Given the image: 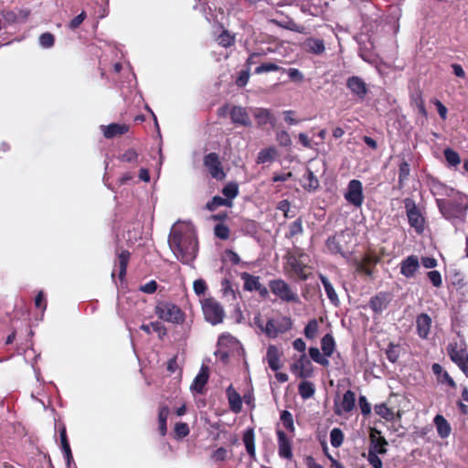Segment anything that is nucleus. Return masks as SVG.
<instances>
[{"label":"nucleus","instance_id":"obj_52","mask_svg":"<svg viewBox=\"0 0 468 468\" xmlns=\"http://www.w3.org/2000/svg\"><path fill=\"white\" fill-rule=\"evenodd\" d=\"M55 37L51 33H43L39 37V44L42 48H49L54 45Z\"/></svg>","mask_w":468,"mask_h":468},{"label":"nucleus","instance_id":"obj_13","mask_svg":"<svg viewBox=\"0 0 468 468\" xmlns=\"http://www.w3.org/2000/svg\"><path fill=\"white\" fill-rule=\"evenodd\" d=\"M419 268L420 263L418 258L414 255H410L402 261L400 264V273L407 278H411Z\"/></svg>","mask_w":468,"mask_h":468},{"label":"nucleus","instance_id":"obj_44","mask_svg":"<svg viewBox=\"0 0 468 468\" xmlns=\"http://www.w3.org/2000/svg\"><path fill=\"white\" fill-rule=\"evenodd\" d=\"M375 412L386 420H391L394 418L393 411L387 407L386 404H378L375 406Z\"/></svg>","mask_w":468,"mask_h":468},{"label":"nucleus","instance_id":"obj_60","mask_svg":"<svg viewBox=\"0 0 468 468\" xmlns=\"http://www.w3.org/2000/svg\"><path fill=\"white\" fill-rule=\"evenodd\" d=\"M431 191L434 196H442L447 193L448 188L439 182H433L431 186Z\"/></svg>","mask_w":468,"mask_h":468},{"label":"nucleus","instance_id":"obj_37","mask_svg":"<svg viewBox=\"0 0 468 468\" xmlns=\"http://www.w3.org/2000/svg\"><path fill=\"white\" fill-rule=\"evenodd\" d=\"M303 187L308 190H315L319 186V181L314 174L308 170L303 176Z\"/></svg>","mask_w":468,"mask_h":468},{"label":"nucleus","instance_id":"obj_47","mask_svg":"<svg viewBox=\"0 0 468 468\" xmlns=\"http://www.w3.org/2000/svg\"><path fill=\"white\" fill-rule=\"evenodd\" d=\"M444 157L448 164L452 166H456L461 163L459 154L451 148H446L444 150Z\"/></svg>","mask_w":468,"mask_h":468},{"label":"nucleus","instance_id":"obj_22","mask_svg":"<svg viewBox=\"0 0 468 468\" xmlns=\"http://www.w3.org/2000/svg\"><path fill=\"white\" fill-rule=\"evenodd\" d=\"M208 379V367L206 366H202L199 373L195 378L191 389L195 390L197 393H202L205 385L207 384Z\"/></svg>","mask_w":468,"mask_h":468},{"label":"nucleus","instance_id":"obj_61","mask_svg":"<svg viewBox=\"0 0 468 468\" xmlns=\"http://www.w3.org/2000/svg\"><path fill=\"white\" fill-rule=\"evenodd\" d=\"M303 232L302 220L300 218L296 219L290 225L289 233L291 237L296 236Z\"/></svg>","mask_w":468,"mask_h":468},{"label":"nucleus","instance_id":"obj_55","mask_svg":"<svg viewBox=\"0 0 468 468\" xmlns=\"http://www.w3.org/2000/svg\"><path fill=\"white\" fill-rule=\"evenodd\" d=\"M410 171V165L406 161H403L399 165V183L400 185H402L403 181L408 178Z\"/></svg>","mask_w":468,"mask_h":468},{"label":"nucleus","instance_id":"obj_29","mask_svg":"<svg viewBox=\"0 0 468 468\" xmlns=\"http://www.w3.org/2000/svg\"><path fill=\"white\" fill-rule=\"evenodd\" d=\"M243 442H244V445H245L248 454L250 456L251 459L255 460L256 452H255V438H254L253 430L250 429L244 432Z\"/></svg>","mask_w":468,"mask_h":468},{"label":"nucleus","instance_id":"obj_46","mask_svg":"<svg viewBox=\"0 0 468 468\" xmlns=\"http://www.w3.org/2000/svg\"><path fill=\"white\" fill-rule=\"evenodd\" d=\"M221 292L223 296L226 298H229L230 300L236 299L235 291L232 288L231 282L228 279H224L221 282Z\"/></svg>","mask_w":468,"mask_h":468},{"label":"nucleus","instance_id":"obj_18","mask_svg":"<svg viewBox=\"0 0 468 468\" xmlns=\"http://www.w3.org/2000/svg\"><path fill=\"white\" fill-rule=\"evenodd\" d=\"M303 48L308 53L321 55L325 50L324 42L322 39L309 37L303 43Z\"/></svg>","mask_w":468,"mask_h":468},{"label":"nucleus","instance_id":"obj_63","mask_svg":"<svg viewBox=\"0 0 468 468\" xmlns=\"http://www.w3.org/2000/svg\"><path fill=\"white\" fill-rule=\"evenodd\" d=\"M175 431L179 437H186L189 433L188 425L184 422H178L176 424Z\"/></svg>","mask_w":468,"mask_h":468},{"label":"nucleus","instance_id":"obj_24","mask_svg":"<svg viewBox=\"0 0 468 468\" xmlns=\"http://www.w3.org/2000/svg\"><path fill=\"white\" fill-rule=\"evenodd\" d=\"M101 128L103 130V135L108 139L124 134L129 130V127L126 124L120 123H112L108 126H101Z\"/></svg>","mask_w":468,"mask_h":468},{"label":"nucleus","instance_id":"obj_58","mask_svg":"<svg viewBox=\"0 0 468 468\" xmlns=\"http://www.w3.org/2000/svg\"><path fill=\"white\" fill-rule=\"evenodd\" d=\"M193 288L197 295H202L206 292L207 286L203 279H197L194 282Z\"/></svg>","mask_w":468,"mask_h":468},{"label":"nucleus","instance_id":"obj_48","mask_svg":"<svg viewBox=\"0 0 468 468\" xmlns=\"http://www.w3.org/2000/svg\"><path fill=\"white\" fill-rule=\"evenodd\" d=\"M218 42L224 48H229L234 44L235 37L229 34L227 30H223L222 33L218 37Z\"/></svg>","mask_w":468,"mask_h":468},{"label":"nucleus","instance_id":"obj_40","mask_svg":"<svg viewBox=\"0 0 468 468\" xmlns=\"http://www.w3.org/2000/svg\"><path fill=\"white\" fill-rule=\"evenodd\" d=\"M60 441H61L62 451L65 454L68 463L69 464L70 461L72 460V453H71V450L69 447V443L67 439L65 427H63L60 431Z\"/></svg>","mask_w":468,"mask_h":468},{"label":"nucleus","instance_id":"obj_19","mask_svg":"<svg viewBox=\"0 0 468 468\" xmlns=\"http://www.w3.org/2000/svg\"><path fill=\"white\" fill-rule=\"evenodd\" d=\"M431 318L427 314H420L416 320L417 331L420 337L425 339L430 334Z\"/></svg>","mask_w":468,"mask_h":468},{"label":"nucleus","instance_id":"obj_12","mask_svg":"<svg viewBox=\"0 0 468 468\" xmlns=\"http://www.w3.org/2000/svg\"><path fill=\"white\" fill-rule=\"evenodd\" d=\"M346 87L354 96L361 101L365 99L368 91L367 83L357 76L349 77L346 80Z\"/></svg>","mask_w":468,"mask_h":468},{"label":"nucleus","instance_id":"obj_20","mask_svg":"<svg viewBox=\"0 0 468 468\" xmlns=\"http://www.w3.org/2000/svg\"><path fill=\"white\" fill-rule=\"evenodd\" d=\"M305 365L310 366L311 363L307 360L305 354L303 353L300 359L292 366V371L301 378H306L312 375V371L305 367Z\"/></svg>","mask_w":468,"mask_h":468},{"label":"nucleus","instance_id":"obj_54","mask_svg":"<svg viewBox=\"0 0 468 468\" xmlns=\"http://www.w3.org/2000/svg\"><path fill=\"white\" fill-rule=\"evenodd\" d=\"M285 71V69H283ZM286 72L289 76V78L291 79V80L294 81V82H298V83H301L303 81V74L298 69H294V68H290L288 69H286Z\"/></svg>","mask_w":468,"mask_h":468},{"label":"nucleus","instance_id":"obj_15","mask_svg":"<svg viewBox=\"0 0 468 468\" xmlns=\"http://www.w3.org/2000/svg\"><path fill=\"white\" fill-rule=\"evenodd\" d=\"M230 118L232 122L243 126H250L251 121L246 109L240 106H234L230 110Z\"/></svg>","mask_w":468,"mask_h":468},{"label":"nucleus","instance_id":"obj_33","mask_svg":"<svg viewBox=\"0 0 468 468\" xmlns=\"http://www.w3.org/2000/svg\"><path fill=\"white\" fill-rule=\"evenodd\" d=\"M298 391L303 399H308L314 395L315 387L314 383L304 380L299 384Z\"/></svg>","mask_w":468,"mask_h":468},{"label":"nucleus","instance_id":"obj_28","mask_svg":"<svg viewBox=\"0 0 468 468\" xmlns=\"http://www.w3.org/2000/svg\"><path fill=\"white\" fill-rule=\"evenodd\" d=\"M266 359L270 367L277 371L281 367L280 354L276 346H270L267 349Z\"/></svg>","mask_w":468,"mask_h":468},{"label":"nucleus","instance_id":"obj_30","mask_svg":"<svg viewBox=\"0 0 468 468\" xmlns=\"http://www.w3.org/2000/svg\"><path fill=\"white\" fill-rule=\"evenodd\" d=\"M319 278L321 280L322 284L324 285V291L326 292V295L330 302L337 305L339 303V299L337 296V293L335 292L332 283L329 282V280L323 274L319 275Z\"/></svg>","mask_w":468,"mask_h":468},{"label":"nucleus","instance_id":"obj_5","mask_svg":"<svg viewBox=\"0 0 468 468\" xmlns=\"http://www.w3.org/2000/svg\"><path fill=\"white\" fill-rule=\"evenodd\" d=\"M202 311L207 322L212 325L221 324L225 317L222 305L214 298H207L201 302Z\"/></svg>","mask_w":468,"mask_h":468},{"label":"nucleus","instance_id":"obj_23","mask_svg":"<svg viewBox=\"0 0 468 468\" xmlns=\"http://www.w3.org/2000/svg\"><path fill=\"white\" fill-rule=\"evenodd\" d=\"M356 395L353 391L347 390L340 402L338 409L336 410L337 414H341L342 412H350L355 407Z\"/></svg>","mask_w":468,"mask_h":468},{"label":"nucleus","instance_id":"obj_27","mask_svg":"<svg viewBox=\"0 0 468 468\" xmlns=\"http://www.w3.org/2000/svg\"><path fill=\"white\" fill-rule=\"evenodd\" d=\"M227 395L231 410L239 412L242 407L241 398L231 385L227 388Z\"/></svg>","mask_w":468,"mask_h":468},{"label":"nucleus","instance_id":"obj_45","mask_svg":"<svg viewBox=\"0 0 468 468\" xmlns=\"http://www.w3.org/2000/svg\"><path fill=\"white\" fill-rule=\"evenodd\" d=\"M344 433L339 428H334L330 432V442L333 447H339L343 443Z\"/></svg>","mask_w":468,"mask_h":468},{"label":"nucleus","instance_id":"obj_3","mask_svg":"<svg viewBox=\"0 0 468 468\" xmlns=\"http://www.w3.org/2000/svg\"><path fill=\"white\" fill-rule=\"evenodd\" d=\"M155 314L161 319L172 324H182L185 314L182 310L170 302H159L154 309Z\"/></svg>","mask_w":468,"mask_h":468},{"label":"nucleus","instance_id":"obj_53","mask_svg":"<svg viewBox=\"0 0 468 468\" xmlns=\"http://www.w3.org/2000/svg\"><path fill=\"white\" fill-rule=\"evenodd\" d=\"M214 233L221 239H228L229 237V229L224 224H218L214 229Z\"/></svg>","mask_w":468,"mask_h":468},{"label":"nucleus","instance_id":"obj_17","mask_svg":"<svg viewBox=\"0 0 468 468\" xmlns=\"http://www.w3.org/2000/svg\"><path fill=\"white\" fill-rule=\"evenodd\" d=\"M252 114L259 126L265 125L267 123L275 125V118L270 110L265 108H255L252 110Z\"/></svg>","mask_w":468,"mask_h":468},{"label":"nucleus","instance_id":"obj_8","mask_svg":"<svg viewBox=\"0 0 468 468\" xmlns=\"http://www.w3.org/2000/svg\"><path fill=\"white\" fill-rule=\"evenodd\" d=\"M404 203L410 225L418 232H421L423 230L424 218L417 208L415 202L411 198H406Z\"/></svg>","mask_w":468,"mask_h":468},{"label":"nucleus","instance_id":"obj_9","mask_svg":"<svg viewBox=\"0 0 468 468\" xmlns=\"http://www.w3.org/2000/svg\"><path fill=\"white\" fill-rule=\"evenodd\" d=\"M204 165L213 178L217 180H223L225 178L226 175L216 153L207 154L204 158Z\"/></svg>","mask_w":468,"mask_h":468},{"label":"nucleus","instance_id":"obj_56","mask_svg":"<svg viewBox=\"0 0 468 468\" xmlns=\"http://www.w3.org/2000/svg\"><path fill=\"white\" fill-rule=\"evenodd\" d=\"M428 278L432 283L434 287H441L442 284L441 275L438 271H430L428 273Z\"/></svg>","mask_w":468,"mask_h":468},{"label":"nucleus","instance_id":"obj_1","mask_svg":"<svg viewBox=\"0 0 468 468\" xmlns=\"http://www.w3.org/2000/svg\"><path fill=\"white\" fill-rule=\"evenodd\" d=\"M168 243L176 258L184 263L191 262L197 256V239L188 225L175 224L171 229Z\"/></svg>","mask_w":468,"mask_h":468},{"label":"nucleus","instance_id":"obj_62","mask_svg":"<svg viewBox=\"0 0 468 468\" xmlns=\"http://www.w3.org/2000/svg\"><path fill=\"white\" fill-rule=\"evenodd\" d=\"M358 404L361 409V412L364 415H368L371 412V405L367 401L365 396H360L358 399Z\"/></svg>","mask_w":468,"mask_h":468},{"label":"nucleus","instance_id":"obj_35","mask_svg":"<svg viewBox=\"0 0 468 468\" xmlns=\"http://www.w3.org/2000/svg\"><path fill=\"white\" fill-rule=\"evenodd\" d=\"M450 278H451L452 283L454 286L458 287L459 289H462L468 284L465 275L458 270H455V269L451 270L450 271Z\"/></svg>","mask_w":468,"mask_h":468},{"label":"nucleus","instance_id":"obj_4","mask_svg":"<svg viewBox=\"0 0 468 468\" xmlns=\"http://www.w3.org/2000/svg\"><path fill=\"white\" fill-rule=\"evenodd\" d=\"M438 207L446 218H460L466 214L468 206L458 199L436 198Z\"/></svg>","mask_w":468,"mask_h":468},{"label":"nucleus","instance_id":"obj_49","mask_svg":"<svg viewBox=\"0 0 468 468\" xmlns=\"http://www.w3.org/2000/svg\"><path fill=\"white\" fill-rule=\"evenodd\" d=\"M238 193L239 188L236 183H229L222 189V194L227 197L228 200L230 201L237 197Z\"/></svg>","mask_w":468,"mask_h":468},{"label":"nucleus","instance_id":"obj_16","mask_svg":"<svg viewBox=\"0 0 468 468\" xmlns=\"http://www.w3.org/2000/svg\"><path fill=\"white\" fill-rule=\"evenodd\" d=\"M390 302V296L387 292H379L376 296L372 297L369 302V306L376 314L382 313L388 305Z\"/></svg>","mask_w":468,"mask_h":468},{"label":"nucleus","instance_id":"obj_39","mask_svg":"<svg viewBox=\"0 0 468 468\" xmlns=\"http://www.w3.org/2000/svg\"><path fill=\"white\" fill-rule=\"evenodd\" d=\"M169 415V409L166 406L162 407L159 410L158 414V422H159V431L162 436L165 435L167 428H166V420Z\"/></svg>","mask_w":468,"mask_h":468},{"label":"nucleus","instance_id":"obj_11","mask_svg":"<svg viewBox=\"0 0 468 468\" xmlns=\"http://www.w3.org/2000/svg\"><path fill=\"white\" fill-rule=\"evenodd\" d=\"M369 441L370 447L368 452H376L379 454L386 453L388 441L383 436H381V432L378 429L370 428Z\"/></svg>","mask_w":468,"mask_h":468},{"label":"nucleus","instance_id":"obj_14","mask_svg":"<svg viewBox=\"0 0 468 468\" xmlns=\"http://www.w3.org/2000/svg\"><path fill=\"white\" fill-rule=\"evenodd\" d=\"M278 451L279 455L284 459H291L292 457L291 441L286 436L285 432L278 430Z\"/></svg>","mask_w":468,"mask_h":468},{"label":"nucleus","instance_id":"obj_26","mask_svg":"<svg viewBox=\"0 0 468 468\" xmlns=\"http://www.w3.org/2000/svg\"><path fill=\"white\" fill-rule=\"evenodd\" d=\"M448 353L451 359L459 365L465 360V356H468V353L465 349L459 347L457 344H450L448 346Z\"/></svg>","mask_w":468,"mask_h":468},{"label":"nucleus","instance_id":"obj_31","mask_svg":"<svg viewBox=\"0 0 468 468\" xmlns=\"http://www.w3.org/2000/svg\"><path fill=\"white\" fill-rule=\"evenodd\" d=\"M240 278L244 282V290L252 292L259 289V285L261 284L259 277L253 276L248 272H242Z\"/></svg>","mask_w":468,"mask_h":468},{"label":"nucleus","instance_id":"obj_34","mask_svg":"<svg viewBox=\"0 0 468 468\" xmlns=\"http://www.w3.org/2000/svg\"><path fill=\"white\" fill-rule=\"evenodd\" d=\"M321 346L325 356H331L335 346L334 337L330 334H326L321 340Z\"/></svg>","mask_w":468,"mask_h":468},{"label":"nucleus","instance_id":"obj_50","mask_svg":"<svg viewBox=\"0 0 468 468\" xmlns=\"http://www.w3.org/2000/svg\"><path fill=\"white\" fill-rule=\"evenodd\" d=\"M281 420L286 429L291 431H294L293 419L291 412L283 410L281 414Z\"/></svg>","mask_w":468,"mask_h":468},{"label":"nucleus","instance_id":"obj_21","mask_svg":"<svg viewBox=\"0 0 468 468\" xmlns=\"http://www.w3.org/2000/svg\"><path fill=\"white\" fill-rule=\"evenodd\" d=\"M433 374L437 378V381L441 384H447L452 388H456V383L452 379V378L448 374L447 371L443 369V367L438 364L434 363L431 367Z\"/></svg>","mask_w":468,"mask_h":468},{"label":"nucleus","instance_id":"obj_64","mask_svg":"<svg viewBox=\"0 0 468 468\" xmlns=\"http://www.w3.org/2000/svg\"><path fill=\"white\" fill-rule=\"evenodd\" d=\"M386 355L390 362L395 363L399 358L398 347L396 346L390 345L387 349Z\"/></svg>","mask_w":468,"mask_h":468},{"label":"nucleus","instance_id":"obj_59","mask_svg":"<svg viewBox=\"0 0 468 468\" xmlns=\"http://www.w3.org/2000/svg\"><path fill=\"white\" fill-rule=\"evenodd\" d=\"M277 141L282 146H289L292 144L290 134L285 131L277 133Z\"/></svg>","mask_w":468,"mask_h":468},{"label":"nucleus","instance_id":"obj_6","mask_svg":"<svg viewBox=\"0 0 468 468\" xmlns=\"http://www.w3.org/2000/svg\"><path fill=\"white\" fill-rule=\"evenodd\" d=\"M270 290L280 300L285 303H299L300 299L296 290L292 289L282 279L272 280L269 283Z\"/></svg>","mask_w":468,"mask_h":468},{"label":"nucleus","instance_id":"obj_25","mask_svg":"<svg viewBox=\"0 0 468 468\" xmlns=\"http://www.w3.org/2000/svg\"><path fill=\"white\" fill-rule=\"evenodd\" d=\"M345 240V233H340L338 235L329 237L326 240V247L328 250L332 253H340L344 255V250L342 247V241Z\"/></svg>","mask_w":468,"mask_h":468},{"label":"nucleus","instance_id":"obj_41","mask_svg":"<svg viewBox=\"0 0 468 468\" xmlns=\"http://www.w3.org/2000/svg\"><path fill=\"white\" fill-rule=\"evenodd\" d=\"M129 258L130 253L126 250L122 251L118 256L119 277L121 279L125 276Z\"/></svg>","mask_w":468,"mask_h":468},{"label":"nucleus","instance_id":"obj_7","mask_svg":"<svg viewBox=\"0 0 468 468\" xmlns=\"http://www.w3.org/2000/svg\"><path fill=\"white\" fill-rule=\"evenodd\" d=\"M345 198L348 203L360 207L364 201L363 186L359 180L353 179L348 183L346 192L345 193Z\"/></svg>","mask_w":468,"mask_h":468},{"label":"nucleus","instance_id":"obj_38","mask_svg":"<svg viewBox=\"0 0 468 468\" xmlns=\"http://www.w3.org/2000/svg\"><path fill=\"white\" fill-rule=\"evenodd\" d=\"M225 206V207H231L232 201L228 200L227 198L216 196L212 198L211 201L207 202L206 205V207L210 210L214 211L218 207Z\"/></svg>","mask_w":468,"mask_h":468},{"label":"nucleus","instance_id":"obj_36","mask_svg":"<svg viewBox=\"0 0 468 468\" xmlns=\"http://www.w3.org/2000/svg\"><path fill=\"white\" fill-rule=\"evenodd\" d=\"M309 356L314 362H316L324 367L329 366V360H328L329 356H325V355L324 353L321 354L320 350L317 347H310L309 348Z\"/></svg>","mask_w":468,"mask_h":468},{"label":"nucleus","instance_id":"obj_51","mask_svg":"<svg viewBox=\"0 0 468 468\" xmlns=\"http://www.w3.org/2000/svg\"><path fill=\"white\" fill-rule=\"evenodd\" d=\"M280 69H281V68L278 65H276L275 63L267 62V63H262L261 65L257 67L255 69V73L261 74V73H265V72L278 71Z\"/></svg>","mask_w":468,"mask_h":468},{"label":"nucleus","instance_id":"obj_10","mask_svg":"<svg viewBox=\"0 0 468 468\" xmlns=\"http://www.w3.org/2000/svg\"><path fill=\"white\" fill-rule=\"evenodd\" d=\"M380 261V258L374 252L366 253L360 261H356V270L370 277L373 274L375 265Z\"/></svg>","mask_w":468,"mask_h":468},{"label":"nucleus","instance_id":"obj_42","mask_svg":"<svg viewBox=\"0 0 468 468\" xmlns=\"http://www.w3.org/2000/svg\"><path fill=\"white\" fill-rule=\"evenodd\" d=\"M276 154V150L272 147L263 149L260 151L257 156V163L258 164H264L267 162H271L273 160L274 155Z\"/></svg>","mask_w":468,"mask_h":468},{"label":"nucleus","instance_id":"obj_32","mask_svg":"<svg viewBox=\"0 0 468 468\" xmlns=\"http://www.w3.org/2000/svg\"><path fill=\"white\" fill-rule=\"evenodd\" d=\"M434 423L437 428V431L441 438H447L451 433V426L445 418L441 415H437L434 418Z\"/></svg>","mask_w":468,"mask_h":468},{"label":"nucleus","instance_id":"obj_57","mask_svg":"<svg viewBox=\"0 0 468 468\" xmlns=\"http://www.w3.org/2000/svg\"><path fill=\"white\" fill-rule=\"evenodd\" d=\"M216 462L225 461L229 457V451L226 448H218L211 455Z\"/></svg>","mask_w":468,"mask_h":468},{"label":"nucleus","instance_id":"obj_43","mask_svg":"<svg viewBox=\"0 0 468 468\" xmlns=\"http://www.w3.org/2000/svg\"><path fill=\"white\" fill-rule=\"evenodd\" d=\"M318 333V322L316 319H312L304 327V335L308 339H314Z\"/></svg>","mask_w":468,"mask_h":468},{"label":"nucleus","instance_id":"obj_2","mask_svg":"<svg viewBox=\"0 0 468 468\" xmlns=\"http://www.w3.org/2000/svg\"><path fill=\"white\" fill-rule=\"evenodd\" d=\"M255 323L271 338H275L279 335L289 331L292 328V320L287 316H282L277 319H270L263 326L260 317L255 318Z\"/></svg>","mask_w":468,"mask_h":468}]
</instances>
